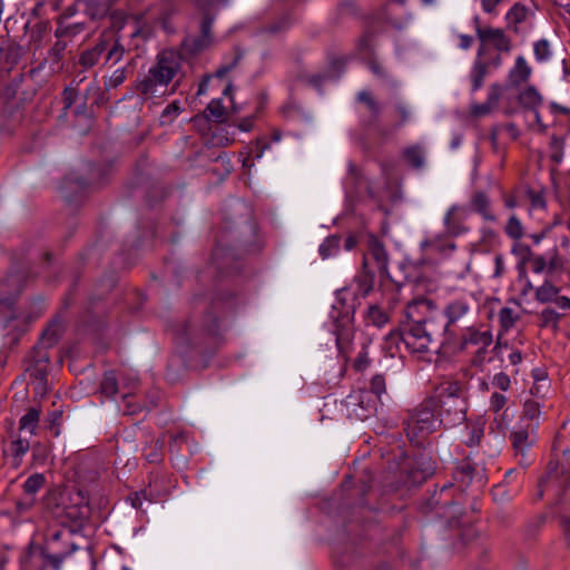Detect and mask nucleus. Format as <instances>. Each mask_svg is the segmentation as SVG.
<instances>
[{
  "label": "nucleus",
  "instance_id": "27",
  "mask_svg": "<svg viewBox=\"0 0 570 570\" xmlns=\"http://www.w3.org/2000/svg\"><path fill=\"white\" fill-rule=\"evenodd\" d=\"M57 28L55 30V37L57 39H71L85 31L86 24L83 22H77L67 24L62 19H57Z\"/></svg>",
  "mask_w": 570,
  "mask_h": 570
},
{
  "label": "nucleus",
  "instance_id": "22",
  "mask_svg": "<svg viewBox=\"0 0 570 570\" xmlns=\"http://www.w3.org/2000/svg\"><path fill=\"white\" fill-rule=\"evenodd\" d=\"M83 4L85 13L92 20H100L105 18L111 8L108 0H76Z\"/></svg>",
  "mask_w": 570,
  "mask_h": 570
},
{
  "label": "nucleus",
  "instance_id": "24",
  "mask_svg": "<svg viewBox=\"0 0 570 570\" xmlns=\"http://www.w3.org/2000/svg\"><path fill=\"white\" fill-rule=\"evenodd\" d=\"M470 204L472 209L479 213L485 220H495V216L491 212L490 199L484 191H475L471 197Z\"/></svg>",
  "mask_w": 570,
  "mask_h": 570
},
{
  "label": "nucleus",
  "instance_id": "15",
  "mask_svg": "<svg viewBox=\"0 0 570 570\" xmlns=\"http://www.w3.org/2000/svg\"><path fill=\"white\" fill-rule=\"evenodd\" d=\"M466 210L458 206H453L445 215L444 224L449 236L455 237L469 230L464 225Z\"/></svg>",
  "mask_w": 570,
  "mask_h": 570
},
{
  "label": "nucleus",
  "instance_id": "29",
  "mask_svg": "<svg viewBox=\"0 0 570 570\" xmlns=\"http://www.w3.org/2000/svg\"><path fill=\"white\" fill-rule=\"evenodd\" d=\"M30 377L33 380L36 394L43 396L47 394L48 386V373L46 366L36 365L30 373Z\"/></svg>",
  "mask_w": 570,
  "mask_h": 570
},
{
  "label": "nucleus",
  "instance_id": "36",
  "mask_svg": "<svg viewBox=\"0 0 570 570\" xmlns=\"http://www.w3.org/2000/svg\"><path fill=\"white\" fill-rule=\"evenodd\" d=\"M40 411L36 407H30L27 413L20 419V431H28L29 434H35L39 423Z\"/></svg>",
  "mask_w": 570,
  "mask_h": 570
},
{
  "label": "nucleus",
  "instance_id": "60",
  "mask_svg": "<svg viewBox=\"0 0 570 570\" xmlns=\"http://www.w3.org/2000/svg\"><path fill=\"white\" fill-rule=\"evenodd\" d=\"M559 318H560V314H558L554 309L548 307V308L543 309L541 313V320H542L541 326H548L551 324L554 328H557Z\"/></svg>",
  "mask_w": 570,
  "mask_h": 570
},
{
  "label": "nucleus",
  "instance_id": "38",
  "mask_svg": "<svg viewBox=\"0 0 570 570\" xmlns=\"http://www.w3.org/2000/svg\"><path fill=\"white\" fill-rule=\"evenodd\" d=\"M488 66L485 61H482L480 59H476L471 72V80H472V90L475 91L480 89L483 85V79L488 73Z\"/></svg>",
  "mask_w": 570,
  "mask_h": 570
},
{
  "label": "nucleus",
  "instance_id": "1",
  "mask_svg": "<svg viewBox=\"0 0 570 570\" xmlns=\"http://www.w3.org/2000/svg\"><path fill=\"white\" fill-rule=\"evenodd\" d=\"M446 491L448 487L445 485L439 491L435 490L431 498L420 504V510L423 513L433 512L444 521L448 534L443 540L451 550L461 552L476 540L479 531L453 500H443Z\"/></svg>",
  "mask_w": 570,
  "mask_h": 570
},
{
  "label": "nucleus",
  "instance_id": "37",
  "mask_svg": "<svg viewBox=\"0 0 570 570\" xmlns=\"http://www.w3.org/2000/svg\"><path fill=\"white\" fill-rule=\"evenodd\" d=\"M546 521L547 514L544 513H540L533 519L529 520L524 527V538L529 541L535 540Z\"/></svg>",
  "mask_w": 570,
  "mask_h": 570
},
{
  "label": "nucleus",
  "instance_id": "55",
  "mask_svg": "<svg viewBox=\"0 0 570 570\" xmlns=\"http://www.w3.org/2000/svg\"><path fill=\"white\" fill-rule=\"evenodd\" d=\"M111 41H112V35L104 32V33H101L98 42L90 49L92 52H96V55L99 58H101V56L104 53H107L109 46L111 45Z\"/></svg>",
  "mask_w": 570,
  "mask_h": 570
},
{
  "label": "nucleus",
  "instance_id": "8",
  "mask_svg": "<svg viewBox=\"0 0 570 570\" xmlns=\"http://www.w3.org/2000/svg\"><path fill=\"white\" fill-rule=\"evenodd\" d=\"M431 396L434 403H436L438 416L444 419L443 424L445 426L451 428L464 421L465 411L463 409V402L451 386L439 387Z\"/></svg>",
  "mask_w": 570,
  "mask_h": 570
},
{
  "label": "nucleus",
  "instance_id": "49",
  "mask_svg": "<svg viewBox=\"0 0 570 570\" xmlns=\"http://www.w3.org/2000/svg\"><path fill=\"white\" fill-rule=\"evenodd\" d=\"M67 47L68 43L65 39H57L55 45L49 50V59L52 63H59L62 60Z\"/></svg>",
  "mask_w": 570,
  "mask_h": 570
},
{
  "label": "nucleus",
  "instance_id": "35",
  "mask_svg": "<svg viewBox=\"0 0 570 570\" xmlns=\"http://www.w3.org/2000/svg\"><path fill=\"white\" fill-rule=\"evenodd\" d=\"M519 104L527 109H535L542 101V97L532 86L528 87L518 97Z\"/></svg>",
  "mask_w": 570,
  "mask_h": 570
},
{
  "label": "nucleus",
  "instance_id": "3",
  "mask_svg": "<svg viewBox=\"0 0 570 570\" xmlns=\"http://www.w3.org/2000/svg\"><path fill=\"white\" fill-rule=\"evenodd\" d=\"M42 504L46 512L63 527L81 522L90 514L89 498L81 490L75 493L48 491Z\"/></svg>",
  "mask_w": 570,
  "mask_h": 570
},
{
  "label": "nucleus",
  "instance_id": "42",
  "mask_svg": "<svg viewBox=\"0 0 570 570\" xmlns=\"http://www.w3.org/2000/svg\"><path fill=\"white\" fill-rule=\"evenodd\" d=\"M558 294L559 288L550 282H546L542 286L537 288L535 298L541 303H547L553 301Z\"/></svg>",
  "mask_w": 570,
  "mask_h": 570
},
{
  "label": "nucleus",
  "instance_id": "23",
  "mask_svg": "<svg viewBox=\"0 0 570 570\" xmlns=\"http://www.w3.org/2000/svg\"><path fill=\"white\" fill-rule=\"evenodd\" d=\"M368 249L371 256L379 265V272L382 275H387L389 256L383 243L379 240L375 236H371L368 240Z\"/></svg>",
  "mask_w": 570,
  "mask_h": 570
},
{
  "label": "nucleus",
  "instance_id": "39",
  "mask_svg": "<svg viewBox=\"0 0 570 570\" xmlns=\"http://www.w3.org/2000/svg\"><path fill=\"white\" fill-rule=\"evenodd\" d=\"M159 88H161V87L159 86V83H157L155 80H153L150 75H147L142 80H140L136 85V89H137L138 94L146 98H149V97L155 96L156 94L160 92Z\"/></svg>",
  "mask_w": 570,
  "mask_h": 570
},
{
  "label": "nucleus",
  "instance_id": "25",
  "mask_svg": "<svg viewBox=\"0 0 570 570\" xmlns=\"http://www.w3.org/2000/svg\"><path fill=\"white\" fill-rule=\"evenodd\" d=\"M531 73L530 67L527 65L523 57H518L515 60L514 68L509 73L510 85L519 87L522 82H525Z\"/></svg>",
  "mask_w": 570,
  "mask_h": 570
},
{
  "label": "nucleus",
  "instance_id": "26",
  "mask_svg": "<svg viewBox=\"0 0 570 570\" xmlns=\"http://www.w3.org/2000/svg\"><path fill=\"white\" fill-rule=\"evenodd\" d=\"M424 248H431L443 258H449L452 253L456 249V244L451 240H446L443 237H436L432 240H426L422 244Z\"/></svg>",
  "mask_w": 570,
  "mask_h": 570
},
{
  "label": "nucleus",
  "instance_id": "10",
  "mask_svg": "<svg viewBox=\"0 0 570 570\" xmlns=\"http://www.w3.org/2000/svg\"><path fill=\"white\" fill-rule=\"evenodd\" d=\"M180 68V57L173 50H164L157 57V63L149 69L148 75L159 83L160 87H166L175 77Z\"/></svg>",
  "mask_w": 570,
  "mask_h": 570
},
{
  "label": "nucleus",
  "instance_id": "4",
  "mask_svg": "<svg viewBox=\"0 0 570 570\" xmlns=\"http://www.w3.org/2000/svg\"><path fill=\"white\" fill-rule=\"evenodd\" d=\"M422 333L411 334L405 340V346L413 353H426L431 348H449L455 342L456 335L449 323H445L443 312L439 308L432 314L431 321L421 328Z\"/></svg>",
  "mask_w": 570,
  "mask_h": 570
},
{
  "label": "nucleus",
  "instance_id": "5",
  "mask_svg": "<svg viewBox=\"0 0 570 570\" xmlns=\"http://www.w3.org/2000/svg\"><path fill=\"white\" fill-rule=\"evenodd\" d=\"M435 404L432 396L426 397L406 421V435L416 446H422L426 436L444 422V419L438 416Z\"/></svg>",
  "mask_w": 570,
  "mask_h": 570
},
{
  "label": "nucleus",
  "instance_id": "63",
  "mask_svg": "<svg viewBox=\"0 0 570 570\" xmlns=\"http://www.w3.org/2000/svg\"><path fill=\"white\" fill-rule=\"evenodd\" d=\"M534 55L539 60H544L550 55V46L546 39L539 40L534 43Z\"/></svg>",
  "mask_w": 570,
  "mask_h": 570
},
{
  "label": "nucleus",
  "instance_id": "2",
  "mask_svg": "<svg viewBox=\"0 0 570 570\" xmlns=\"http://www.w3.org/2000/svg\"><path fill=\"white\" fill-rule=\"evenodd\" d=\"M255 237L253 225L243 223L232 230L228 222L219 230L212 253V263L220 276L237 275L243 269L244 255L249 253Z\"/></svg>",
  "mask_w": 570,
  "mask_h": 570
},
{
  "label": "nucleus",
  "instance_id": "62",
  "mask_svg": "<svg viewBox=\"0 0 570 570\" xmlns=\"http://www.w3.org/2000/svg\"><path fill=\"white\" fill-rule=\"evenodd\" d=\"M204 330L212 335H215L218 332V320L212 312H208L205 315Z\"/></svg>",
  "mask_w": 570,
  "mask_h": 570
},
{
  "label": "nucleus",
  "instance_id": "43",
  "mask_svg": "<svg viewBox=\"0 0 570 570\" xmlns=\"http://www.w3.org/2000/svg\"><path fill=\"white\" fill-rule=\"evenodd\" d=\"M292 22L291 14L288 12L283 13L281 17H278L276 20L267 23L264 27V31L271 35H275L277 32H281L288 28V26Z\"/></svg>",
  "mask_w": 570,
  "mask_h": 570
},
{
  "label": "nucleus",
  "instance_id": "51",
  "mask_svg": "<svg viewBox=\"0 0 570 570\" xmlns=\"http://www.w3.org/2000/svg\"><path fill=\"white\" fill-rule=\"evenodd\" d=\"M528 10L521 3H515L508 12V21L518 24L525 20Z\"/></svg>",
  "mask_w": 570,
  "mask_h": 570
},
{
  "label": "nucleus",
  "instance_id": "16",
  "mask_svg": "<svg viewBox=\"0 0 570 570\" xmlns=\"http://www.w3.org/2000/svg\"><path fill=\"white\" fill-rule=\"evenodd\" d=\"M529 425L514 430L510 434V441L517 456H521V463L525 459V453L534 444L535 440L529 431Z\"/></svg>",
  "mask_w": 570,
  "mask_h": 570
},
{
  "label": "nucleus",
  "instance_id": "64",
  "mask_svg": "<svg viewBox=\"0 0 570 570\" xmlns=\"http://www.w3.org/2000/svg\"><path fill=\"white\" fill-rule=\"evenodd\" d=\"M559 525L562 530L563 538L566 540L567 547L570 548V515H559Z\"/></svg>",
  "mask_w": 570,
  "mask_h": 570
},
{
  "label": "nucleus",
  "instance_id": "40",
  "mask_svg": "<svg viewBox=\"0 0 570 570\" xmlns=\"http://www.w3.org/2000/svg\"><path fill=\"white\" fill-rule=\"evenodd\" d=\"M173 333L179 344L187 346L191 344L193 333L188 321L176 324Z\"/></svg>",
  "mask_w": 570,
  "mask_h": 570
},
{
  "label": "nucleus",
  "instance_id": "28",
  "mask_svg": "<svg viewBox=\"0 0 570 570\" xmlns=\"http://www.w3.org/2000/svg\"><path fill=\"white\" fill-rule=\"evenodd\" d=\"M73 80L76 83V91L79 92V97L82 101L88 102L92 99V95L98 86L95 80L89 79L86 76L80 77V75H78Z\"/></svg>",
  "mask_w": 570,
  "mask_h": 570
},
{
  "label": "nucleus",
  "instance_id": "21",
  "mask_svg": "<svg viewBox=\"0 0 570 570\" xmlns=\"http://www.w3.org/2000/svg\"><path fill=\"white\" fill-rule=\"evenodd\" d=\"M402 160L412 169L420 170L425 165V149L421 145H411L401 153Z\"/></svg>",
  "mask_w": 570,
  "mask_h": 570
},
{
  "label": "nucleus",
  "instance_id": "53",
  "mask_svg": "<svg viewBox=\"0 0 570 570\" xmlns=\"http://www.w3.org/2000/svg\"><path fill=\"white\" fill-rule=\"evenodd\" d=\"M540 404L533 400H527L523 404L522 417L527 420H535L540 416Z\"/></svg>",
  "mask_w": 570,
  "mask_h": 570
},
{
  "label": "nucleus",
  "instance_id": "44",
  "mask_svg": "<svg viewBox=\"0 0 570 570\" xmlns=\"http://www.w3.org/2000/svg\"><path fill=\"white\" fill-rule=\"evenodd\" d=\"M46 479L41 473H35L30 475L23 484V491L29 498L45 485Z\"/></svg>",
  "mask_w": 570,
  "mask_h": 570
},
{
  "label": "nucleus",
  "instance_id": "58",
  "mask_svg": "<svg viewBox=\"0 0 570 570\" xmlns=\"http://www.w3.org/2000/svg\"><path fill=\"white\" fill-rule=\"evenodd\" d=\"M499 317H500L501 326L504 330H509L510 327H512L517 321V317H514V315H513V309L510 307L501 308V311L499 313Z\"/></svg>",
  "mask_w": 570,
  "mask_h": 570
},
{
  "label": "nucleus",
  "instance_id": "59",
  "mask_svg": "<svg viewBox=\"0 0 570 570\" xmlns=\"http://www.w3.org/2000/svg\"><path fill=\"white\" fill-rule=\"evenodd\" d=\"M371 391L379 397L386 392V381L381 374H376L371 380Z\"/></svg>",
  "mask_w": 570,
  "mask_h": 570
},
{
  "label": "nucleus",
  "instance_id": "9",
  "mask_svg": "<svg viewBox=\"0 0 570 570\" xmlns=\"http://www.w3.org/2000/svg\"><path fill=\"white\" fill-rule=\"evenodd\" d=\"M97 173L98 169L96 167H90L89 175L87 177L77 174H70L63 177L60 185V191L63 199L69 205L80 203L94 186Z\"/></svg>",
  "mask_w": 570,
  "mask_h": 570
},
{
  "label": "nucleus",
  "instance_id": "47",
  "mask_svg": "<svg viewBox=\"0 0 570 570\" xmlns=\"http://www.w3.org/2000/svg\"><path fill=\"white\" fill-rule=\"evenodd\" d=\"M474 471V465L470 461L464 460L456 466L455 478L459 479L460 482L468 484L472 480Z\"/></svg>",
  "mask_w": 570,
  "mask_h": 570
},
{
  "label": "nucleus",
  "instance_id": "46",
  "mask_svg": "<svg viewBox=\"0 0 570 570\" xmlns=\"http://www.w3.org/2000/svg\"><path fill=\"white\" fill-rule=\"evenodd\" d=\"M176 11H177V8H176L175 3H168V4H165L164 9L161 10V12L158 17L159 23L161 24L164 30H166L167 32H174V28L170 23V20H171V17L176 13Z\"/></svg>",
  "mask_w": 570,
  "mask_h": 570
},
{
  "label": "nucleus",
  "instance_id": "52",
  "mask_svg": "<svg viewBox=\"0 0 570 570\" xmlns=\"http://www.w3.org/2000/svg\"><path fill=\"white\" fill-rule=\"evenodd\" d=\"M79 98V92L76 91L75 80L71 81L70 86L66 87L62 91L63 109H69Z\"/></svg>",
  "mask_w": 570,
  "mask_h": 570
},
{
  "label": "nucleus",
  "instance_id": "54",
  "mask_svg": "<svg viewBox=\"0 0 570 570\" xmlns=\"http://www.w3.org/2000/svg\"><path fill=\"white\" fill-rule=\"evenodd\" d=\"M505 233L512 239H520L523 236V229L520 220L515 216H511L505 226Z\"/></svg>",
  "mask_w": 570,
  "mask_h": 570
},
{
  "label": "nucleus",
  "instance_id": "30",
  "mask_svg": "<svg viewBox=\"0 0 570 570\" xmlns=\"http://www.w3.org/2000/svg\"><path fill=\"white\" fill-rule=\"evenodd\" d=\"M375 274L372 269L368 268L367 259H363L362 272L357 276V285L358 289L363 293V295H367L374 287Z\"/></svg>",
  "mask_w": 570,
  "mask_h": 570
},
{
  "label": "nucleus",
  "instance_id": "48",
  "mask_svg": "<svg viewBox=\"0 0 570 570\" xmlns=\"http://www.w3.org/2000/svg\"><path fill=\"white\" fill-rule=\"evenodd\" d=\"M357 100L360 102H363V104H365L367 106V108L372 112V121L376 122V120L379 118V115H380V106L375 101V99L372 97V95L370 92H367V91H361L357 95Z\"/></svg>",
  "mask_w": 570,
  "mask_h": 570
},
{
  "label": "nucleus",
  "instance_id": "12",
  "mask_svg": "<svg viewBox=\"0 0 570 570\" xmlns=\"http://www.w3.org/2000/svg\"><path fill=\"white\" fill-rule=\"evenodd\" d=\"M24 53L26 50L21 45L0 37V78L9 76Z\"/></svg>",
  "mask_w": 570,
  "mask_h": 570
},
{
  "label": "nucleus",
  "instance_id": "50",
  "mask_svg": "<svg viewBox=\"0 0 570 570\" xmlns=\"http://www.w3.org/2000/svg\"><path fill=\"white\" fill-rule=\"evenodd\" d=\"M127 67V65L114 67L115 70L110 76L108 83L106 85V90H109L110 88H117L125 81Z\"/></svg>",
  "mask_w": 570,
  "mask_h": 570
},
{
  "label": "nucleus",
  "instance_id": "61",
  "mask_svg": "<svg viewBox=\"0 0 570 570\" xmlns=\"http://www.w3.org/2000/svg\"><path fill=\"white\" fill-rule=\"evenodd\" d=\"M338 237H330L320 246V253L324 258H326L332 254L334 249L338 248Z\"/></svg>",
  "mask_w": 570,
  "mask_h": 570
},
{
  "label": "nucleus",
  "instance_id": "31",
  "mask_svg": "<svg viewBox=\"0 0 570 570\" xmlns=\"http://www.w3.org/2000/svg\"><path fill=\"white\" fill-rule=\"evenodd\" d=\"M380 21H381V18H379V17H372L368 20V23L358 40L360 50H362V51H371L372 50V42L377 35V30L374 28V24Z\"/></svg>",
  "mask_w": 570,
  "mask_h": 570
},
{
  "label": "nucleus",
  "instance_id": "32",
  "mask_svg": "<svg viewBox=\"0 0 570 570\" xmlns=\"http://www.w3.org/2000/svg\"><path fill=\"white\" fill-rule=\"evenodd\" d=\"M111 42L112 43L109 47L105 57L106 62H110L111 67H118L120 65L129 66V62L124 61V56L126 52L124 46L119 42L118 39H112Z\"/></svg>",
  "mask_w": 570,
  "mask_h": 570
},
{
  "label": "nucleus",
  "instance_id": "45",
  "mask_svg": "<svg viewBox=\"0 0 570 570\" xmlns=\"http://www.w3.org/2000/svg\"><path fill=\"white\" fill-rule=\"evenodd\" d=\"M366 317L377 327L383 326L389 321V315L379 305H371L367 309Z\"/></svg>",
  "mask_w": 570,
  "mask_h": 570
},
{
  "label": "nucleus",
  "instance_id": "14",
  "mask_svg": "<svg viewBox=\"0 0 570 570\" xmlns=\"http://www.w3.org/2000/svg\"><path fill=\"white\" fill-rule=\"evenodd\" d=\"M476 36L481 42H491L498 51L508 52L511 50V41L502 29L480 26L479 17L474 18Z\"/></svg>",
  "mask_w": 570,
  "mask_h": 570
},
{
  "label": "nucleus",
  "instance_id": "34",
  "mask_svg": "<svg viewBox=\"0 0 570 570\" xmlns=\"http://www.w3.org/2000/svg\"><path fill=\"white\" fill-rule=\"evenodd\" d=\"M215 20V12L210 10L209 6L202 9L200 20V37L213 43L214 38L212 33V26Z\"/></svg>",
  "mask_w": 570,
  "mask_h": 570
},
{
  "label": "nucleus",
  "instance_id": "20",
  "mask_svg": "<svg viewBox=\"0 0 570 570\" xmlns=\"http://www.w3.org/2000/svg\"><path fill=\"white\" fill-rule=\"evenodd\" d=\"M63 333V324L62 320L57 316L55 317L48 327L42 332L39 345H41L45 350L52 347L56 345L61 338Z\"/></svg>",
  "mask_w": 570,
  "mask_h": 570
},
{
  "label": "nucleus",
  "instance_id": "7",
  "mask_svg": "<svg viewBox=\"0 0 570 570\" xmlns=\"http://www.w3.org/2000/svg\"><path fill=\"white\" fill-rule=\"evenodd\" d=\"M42 558V570H60L62 562L78 550L70 531H56L46 546L37 547Z\"/></svg>",
  "mask_w": 570,
  "mask_h": 570
},
{
  "label": "nucleus",
  "instance_id": "18",
  "mask_svg": "<svg viewBox=\"0 0 570 570\" xmlns=\"http://www.w3.org/2000/svg\"><path fill=\"white\" fill-rule=\"evenodd\" d=\"M445 323H449V328L456 322L466 323L471 316L470 306L463 301H454L450 303L443 312Z\"/></svg>",
  "mask_w": 570,
  "mask_h": 570
},
{
  "label": "nucleus",
  "instance_id": "6",
  "mask_svg": "<svg viewBox=\"0 0 570 570\" xmlns=\"http://www.w3.org/2000/svg\"><path fill=\"white\" fill-rule=\"evenodd\" d=\"M438 309L436 305L425 297L411 301L405 308L406 322L402 328L390 333L391 340L400 338L404 344L411 334L422 333L421 328L431 321L433 312Z\"/></svg>",
  "mask_w": 570,
  "mask_h": 570
},
{
  "label": "nucleus",
  "instance_id": "57",
  "mask_svg": "<svg viewBox=\"0 0 570 570\" xmlns=\"http://www.w3.org/2000/svg\"><path fill=\"white\" fill-rule=\"evenodd\" d=\"M109 20L111 29L118 32L124 28L127 20V16L122 11L115 10L109 13Z\"/></svg>",
  "mask_w": 570,
  "mask_h": 570
},
{
  "label": "nucleus",
  "instance_id": "41",
  "mask_svg": "<svg viewBox=\"0 0 570 570\" xmlns=\"http://www.w3.org/2000/svg\"><path fill=\"white\" fill-rule=\"evenodd\" d=\"M100 392L108 397L114 396L118 392V382L115 372L109 371L105 373L100 383Z\"/></svg>",
  "mask_w": 570,
  "mask_h": 570
},
{
  "label": "nucleus",
  "instance_id": "13",
  "mask_svg": "<svg viewBox=\"0 0 570 570\" xmlns=\"http://www.w3.org/2000/svg\"><path fill=\"white\" fill-rule=\"evenodd\" d=\"M433 473L434 466L430 462L425 464L424 462H420L417 460L410 469L400 472V485L396 488V490H399L400 488H405L410 490L413 487H417L422 484Z\"/></svg>",
  "mask_w": 570,
  "mask_h": 570
},
{
  "label": "nucleus",
  "instance_id": "11",
  "mask_svg": "<svg viewBox=\"0 0 570 570\" xmlns=\"http://www.w3.org/2000/svg\"><path fill=\"white\" fill-rule=\"evenodd\" d=\"M570 482V474L563 469L559 468L558 462H549L546 475L539 481V498H542L546 490H558L563 494Z\"/></svg>",
  "mask_w": 570,
  "mask_h": 570
},
{
  "label": "nucleus",
  "instance_id": "56",
  "mask_svg": "<svg viewBox=\"0 0 570 570\" xmlns=\"http://www.w3.org/2000/svg\"><path fill=\"white\" fill-rule=\"evenodd\" d=\"M100 58L96 55V52H92L89 48L80 55L78 63L83 68L88 69L96 66Z\"/></svg>",
  "mask_w": 570,
  "mask_h": 570
},
{
  "label": "nucleus",
  "instance_id": "17",
  "mask_svg": "<svg viewBox=\"0 0 570 570\" xmlns=\"http://www.w3.org/2000/svg\"><path fill=\"white\" fill-rule=\"evenodd\" d=\"M210 46L212 43L200 36L185 37L180 43L179 51L176 52L179 55L181 61L183 59L187 60L198 56Z\"/></svg>",
  "mask_w": 570,
  "mask_h": 570
},
{
  "label": "nucleus",
  "instance_id": "19",
  "mask_svg": "<svg viewBox=\"0 0 570 570\" xmlns=\"http://www.w3.org/2000/svg\"><path fill=\"white\" fill-rule=\"evenodd\" d=\"M170 194V189L157 180L149 181L145 187V202L150 208L157 207Z\"/></svg>",
  "mask_w": 570,
  "mask_h": 570
},
{
  "label": "nucleus",
  "instance_id": "33",
  "mask_svg": "<svg viewBox=\"0 0 570 570\" xmlns=\"http://www.w3.org/2000/svg\"><path fill=\"white\" fill-rule=\"evenodd\" d=\"M204 118H214L216 122H225L227 120V109L223 106L220 99L212 100L203 114Z\"/></svg>",
  "mask_w": 570,
  "mask_h": 570
}]
</instances>
